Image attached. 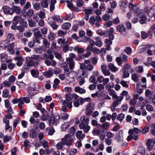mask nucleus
<instances>
[{
    "mask_svg": "<svg viewBox=\"0 0 155 155\" xmlns=\"http://www.w3.org/2000/svg\"><path fill=\"white\" fill-rule=\"evenodd\" d=\"M0 57L1 60H2L3 62H4L7 58L8 56L5 54L2 53L0 54Z\"/></svg>",
    "mask_w": 155,
    "mask_h": 155,
    "instance_id": "nucleus-47",
    "label": "nucleus"
},
{
    "mask_svg": "<svg viewBox=\"0 0 155 155\" xmlns=\"http://www.w3.org/2000/svg\"><path fill=\"white\" fill-rule=\"evenodd\" d=\"M140 131V130L138 128L135 127L133 129H130L128 131V134H138Z\"/></svg>",
    "mask_w": 155,
    "mask_h": 155,
    "instance_id": "nucleus-13",
    "label": "nucleus"
},
{
    "mask_svg": "<svg viewBox=\"0 0 155 155\" xmlns=\"http://www.w3.org/2000/svg\"><path fill=\"white\" fill-rule=\"evenodd\" d=\"M87 76V74L86 71H83L81 74L78 76L77 79L80 85H82L85 82L84 78Z\"/></svg>",
    "mask_w": 155,
    "mask_h": 155,
    "instance_id": "nucleus-3",
    "label": "nucleus"
},
{
    "mask_svg": "<svg viewBox=\"0 0 155 155\" xmlns=\"http://www.w3.org/2000/svg\"><path fill=\"white\" fill-rule=\"evenodd\" d=\"M60 119L59 114L58 113H55L51 119L50 123L56 126L59 123Z\"/></svg>",
    "mask_w": 155,
    "mask_h": 155,
    "instance_id": "nucleus-4",
    "label": "nucleus"
},
{
    "mask_svg": "<svg viewBox=\"0 0 155 155\" xmlns=\"http://www.w3.org/2000/svg\"><path fill=\"white\" fill-rule=\"evenodd\" d=\"M74 121V120L71 119L68 122H65L62 124L61 126V129L62 131H65L70 125H71Z\"/></svg>",
    "mask_w": 155,
    "mask_h": 155,
    "instance_id": "nucleus-6",
    "label": "nucleus"
},
{
    "mask_svg": "<svg viewBox=\"0 0 155 155\" xmlns=\"http://www.w3.org/2000/svg\"><path fill=\"white\" fill-rule=\"evenodd\" d=\"M2 8L3 12L5 14L12 15L14 13L13 9L9 7L4 6Z\"/></svg>",
    "mask_w": 155,
    "mask_h": 155,
    "instance_id": "nucleus-7",
    "label": "nucleus"
},
{
    "mask_svg": "<svg viewBox=\"0 0 155 155\" xmlns=\"http://www.w3.org/2000/svg\"><path fill=\"white\" fill-rule=\"evenodd\" d=\"M8 45L9 43L8 41H3L0 44V49L2 50L5 49L8 46Z\"/></svg>",
    "mask_w": 155,
    "mask_h": 155,
    "instance_id": "nucleus-19",
    "label": "nucleus"
},
{
    "mask_svg": "<svg viewBox=\"0 0 155 155\" xmlns=\"http://www.w3.org/2000/svg\"><path fill=\"white\" fill-rule=\"evenodd\" d=\"M124 114L122 113L119 114L117 117V119L121 122L124 119Z\"/></svg>",
    "mask_w": 155,
    "mask_h": 155,
    "instance_id": "nucleus-54",
    "label": "nucleus"
},
{
    "mask_svg": "<svg viewBox=\"0 0 155 155\" xmlns=\"http://www.w3.org/2000/svg\"><path fill=\"white\" fill-rule=\"evenodd\" d=\"M58 42L60 46H62L65 43V39L64 38H61L58 40Z\"/></svg>",
    "mask_w": 155,
    "mask_h": 155,
    "instance_id": "nucleus-40",
    "label": "nucleus"
},
{
    "mask_svg": "<svg viewBox=\"0 0 155 155\" xmlns=\"http://www.w3.org/2000/svg\"><path fill=\"white\" fill-rule=\"evenodd\" d=\"M14 12H15L17 14H19L21 12L20 9L18 7L15 6L13 7Z\"/></svg>",
    "mask_w": 155,
    "mask_h": 155,
    "instance_id": "nucleus-61",
    "label": "nucleus"
},
{
    "mask_svg": "<svg viewBox=\"0 0 155 155\" xmlns=\"http://www.w3.org/2000/svg\"><path fill=\"white\" fill-rule=\"evenodd\" d=\"M71 26V24L69 22L64 23L62 25L63 29L67 30H68Z\"/></svg>",
    "mask_w": 155,
    "mask_h": 155,
    "instance_id": "nucleus-27",
    "label": "nucleus"
},
{
    "mask_svg": "<svg viewBox=\"0 0 155 155\" xmlns=\"http://www.w3.org/2000/svg\"><path fill=\"white\" fill-rule=\"evenodd\" d=\"M73 140L71 135L69 134H67L64 137L61 139V142L63 145L67 146H70L72 145Z\"/></svg>",
    "mask_w": 155,
    "mask_h": 155,
    "instance_id": "nucleus-1",
    "label": "nucleus"
},
{
    "mask_svg": "<svg viewBox=\"0 0 155 155\" xmlns=\"http://www.w3.org/2000/svg\"><path fill=\"white\" fill-rule=\"evenodd\" d=\"M56 2V0H51V3L50 5V10L51 12L53 11L55 8L54 4Z\"/></svg>",
    "mask_w": 155,
    "mask_h": 155,
    "instance_id": "nucleus-29",
    "label": "nucleus"
},
{
    "mask_svg": "<svg viewBox=\"0 0 155 155\" xmlns=\"http://www.w3.org/2000/svg\"><path fill=\"white\" fill-rule=\"evenodd\" d=\"M18 106L20 109L22 108V105L24 104V101L23 97H21L19 99H18Z\"/></svg>",
    "mask_w": 155,
    "mask_h": 155,
    "instance_id": "nucleus-37",
    "label": "nucleus"
},
{
    "mask_svg": "<svg viewBox=\"0 0 155 155\" xmlns=\"http://www.w3.org/2000/svg\"><path fill=\"white\" fill-rule=\"evenodd\" d=\"M66 2L67 4V6L68 8H73V5L69 0H66V1H61V2L63 3V2Z\"/></svg>",
    "mask_w": 155,
    "mask_h": 155,
    "instance_id": "nucleus-43",
    "label": "nucleus"
},
{
    "mask_svg": "<svg viewBox=\"0 0 155 155\" xmlns=\"http://www.w3.org/2000/svg\"><path fill=\"white\" fill-rule=\"evenodd\" d=\"M117 29L118 31L122 32L125 31V28L124 26L122 24H120L117 26Z\"/></svg>",
    "mask_w": 155,
    "mask_h": 155,
    "instance_id": "nucleus-33",
    "label": "nucleus"
},
{
    "mask_svg": "<svg viewBox=\"0 0 155 155\" xmlns=\"http://www.w3.org/2000/svg\"><path fill=\"white\" fill-rule=\"evenodd\" d=\"M12 137L10 136H6L3 138V141L4 143H6L8 141L12 140Z\"/></svg>",
    "mask_w": 155,
    "mask_h": 155,
    "instance_id": "nucleus-44",
    "label": "nucleus"
},
{
    "mask_svg": "<svg viewBox=\"0 0 155 155\" xmlns=\"http://www.w3.org/2000/svg\"><path fill=\"white\" fill-rule=\"evenodd\" d=\"M104 132V131L99 129H94L93 130L92 132L94 135L96 134L98 135L101 132Z\"/></svg>",
    "mask_w": 155,
    "mask_h": 155,
    "instance_id": "nucleus-56",
    "label": "nucleus"
},
{
    "mask_svg": "<svg viewBox=\"0 0 155 155\" xmlns=\"http://www.w3.org/2000/svg\"><path fill=\"white\" fill-rule=\"evenodd\" d=\"M33 7L35 10H38L41 8L40 4L39 3H35L34 4Z\"/></svg>",
    "mask_w": 155,
    "mask_h": 155,
    "instance_id": "nucleus-49",
    "label": "nucleus"
},
{
    "mask_svg": "<svg viewBox=\"0 0 155 155\" xmlns=\"http://www.w3.org/2000/svg\"><path fill=\"white\" fill-rule=\"evenodd\" d=\"M77 72H71L68 77L72 79L73 80H75V78L77 75Z\"/></svg>",
    "mask_w": 155,
    "mask_h": 155,
    "instance_id": "nucleus-42",
    "label": "nucleus"
},
{
    "mask_svg": "<svg viewBox=\"0 0 155 155\" xmlns=\"http://www.w3.org/2000/svg\"><path fill=\"white\" fill-rule=\"evenodd\" d=\"M110 123L105 122L102 125V128L104 130H107V128L109 127Z\"/></svg>",
    "mask_w": 155,
    "mask_h": 155,
    "instance_id": "nucleus-58",
    "label": "nucleus"
},
{
    "mask_svg": "<svg viewBox=\"0 0 155 155\" xmlns=\"http://www.w3.org/2000/svg\"><path fill=\"white\" fill-rule=\"evenodd\" d=\"M63 104H66L68 108H70L72 107V103L71 101H68L67 100H64L63 101Z\"/></svg>",
    "mask_w": 155,
    "mask_h": 155,
    "instance_id": "nucleus-41",
    "label": "nucleus"
},
{
    "mask_svg": "<svg viewBox=\"0 0 155 155\" xmlns=\"http://www.w3.org/2000/svg\"><path fill=\"white\" fill-rule=\"evenodd\" d=\"M147 21V17L146 16L143 15V16L141 19L139 20V22L141 24H144L146 23Z\"/></svg>",
    "mask_w": 155,
    "mask_h": 155,
    "instance_id": "nucleus-48",
    "label": "nucleus"
},
{
    "mask_svg": "<svg viewBox=\"0 0 155 155\" xmlns=\"http://www.w3.org/2000/svg\"><path fill=\"white\" fill-rule=\"evenodd\" d=\"M69 114L64 112L61 114L60 118L64 120H66L69 117Z\"/></svg>",
    "mask_w": 155,
    "mask_h": 155,
    "instance_id": "nucleus-25",
    "label": "nucleus"
},
{
    "mask_svg": "<svg viewBox=\"0 0 155 155\" xmlns=\"http://www.w3.org/2000/svg\"><path fill=\"white\" fill-rule=\"evenodd\" d=\"M111 7L112 8H114L117 6L116 2L114 1H113L110 2Z\"/></svg>",
    "mask_w": 155,
    "mask_h": 155,
    "instance_id": "nucleus-64",
    "label": "nucleus"
},
{
    "mask_svg": "<svg viewBox=\"0 0 155 155\" xmlns=\"http://www.w3.org/2000/svg\"><path fill=\"white\" fill-rule=\"evenodd\" d=\"M91 51L95 55H98L100 52V50L96 47H94Z\"/></svg>",
    "mask_w": 155,
    "mask_h": 155,
    "instance_id": "nucleus-45",
    "label": "nucleus"
},
{
    "mask_svg": "<svg viewBox=\"0 0 155 155\" xmlns=\"http://www.w3.org/2000/svg\"><path fill=\"white\" fill-rule=\"evenodd\" d=\"M83 98L80 97L74 102V106L76 107H78L80 105L83 104Z\"/></svg>",
    "mask_w": 155,
    "mask_h": 155,
    "instance_id": "nucleus-12",
    "label": "nucleus"
},
{
    "mask_svg": "<svg viewBox=\"0 0 155 155\" xmlns=\"http://www.w3.org/2000/svg\"><path fill=\"white\" fill-rule=\"evenodd\" d=\"M66 60L68 63L69 64L70 69H72L74 65V63L73 60L71 58H67Z\"/></svg>",
    "mask_w": 155,
    "mask_h": 155,
    "instance_id": "nucleus-17",
    "label": "nucleus"
},
{
    "mask_svg": "<svg viewBox=\"0 0 155 155\" xmlns=\"http://www.w3.org/2000/svg\"><path fill=\"white\" fill-rule=\"evenodd\" d=\"M85 15H89L91 14L93 12V9L92 8H85L84 10Z\"/></svg>",
    "mask_w": 155,
    "mask_h": 155,
    "instance_id": "nucleus-34",
    "label": "nucleus"
},
{
    "mask_svg": "<svg viewBox=\"0 0 155 155\" xmlns=\"http://www.w3.org/2000/svg\"><path fill=\"white\" fill-rule=\"evenodd\" d=\"M39 89L37 84L35 85L34 87L30 86L28 88V92L31 96H32L38 93Z\"/></svg>",
    "mask_w": 155,
    "mask_h": 155,
    "instance_id": "nucleus-2",
    "label": "nucleus"
},
{
    "mask_svg": "<svg viewBox=\"0 0 155 155\" xmlns=\"http://www.w3.org/2000/svg\"><path fill=\"white\" fill-rule=\"evenodd\" d=\"M52 70L51 68H50L48 71H46L43 73V75L47 78L50 77L53 75Z\"/></svg>",
    "mask_w": 155,
    "mask_h": 155,
    "instance_id": "nucleus-14",
    "label": "nucleus"
},
{
    "mask_svg": "<svg viewBox=\"0 0 155 155\" xmlns=\"http://www.w3.org/2000/svg\"><path fill=\"white\" fill-rule=\"evenodd\" d=\"M15 60L17 61L16 64L17 66H20L22 64V62L24 61L23 59L20 56L16 57L15 58Z\"/></svg>",
    "mask_w": 155,
    "mask_h": 155,
    "instance_id": "nucleus-16",
    "label": "nucleus"
},
{
    "mask_svg": "<svg viewBox=\"0 0 155 155\" xmlns=\"http://www.w3.org/2000/svg\"><path fill=\"white\" fill-rule=\"evenodd\" d=\"M60 83L59 80L58 78H55L54 81V84L53 85V88L56 89L58 86L59 84Z\"/></svg>",
    "mask_w": 155,
    "mask_h": 155,
    "instance_id": "nucleus-31",
    "label": "nucleus"
},
{
    "mask_svg": "<svg viewBox=\"0 0 155 155\" xmlns=\"http://www.w3.org/2000/svg\"><path fill=\"white\" fill-rule=\"evenodd\" d=\"M139 14H138V15H136V14L134 15V17L132 18L131 22L133 23H136L138 21V18L137 17V16H138L139 15Z\"/></svg>",
    "mask_w": 155,
    "mask_h": 155,
    "instance_id": "nucleus-59",
    "label": "nucleus"
},
{
    "mask_svg": "<svg viewBox=\"0 0 155 155\" xmlns=\"http://www.w3.org/2000/svg\"><path fill=\"white\" fill-rule=\"evenodd\" d=\"M110 18V15L107 14H105L102 17V19L104 21H108Z\"/></svg>",
    "mask_w": 155,
    "mask_h": 155,
    "instance_id": "nucleus-46",
    "label": "nucleus"
},
{
    "mask_svg": "<svg viewBox=\"0 0 155 155\" xmlns=\"http://www.w3.org/2000/svg\"><path fill=\"white\" fill-rule=\"evenodd\" d=\"M34 14V11L33 10L30 9L27 11L26 13L27 16L28 17H31Z\"/></svg>",
    "mask_w": 155,
    "mask_h": 155,
    "instance_id": "nucleus-50",
    "label": "nucleus"
},
{
    "mask_svg": "<svg viewBox=\"0 0 155 155\" xmlns=\"http://www.w3.org/2000/svg\"><path fill=\"white\" fill-rule=\"evenodd\" d=\"M63 145H64L61 142L58 143L56 145V147L58 150H61L63 149Z\"/></svg>",
    "mask_w": 155,
    "mask_h": 155,
    "instance_id": "nucleus-57",
    "label": "nucleus"
},
{
    "mask_svg": "<svg viewBox=\"0 0 155 155\" xmlns=\"http://www.w3.org/2000/svg\"><path fill=\"white\" fill-rule=\"evenodd\" d=\"M80 123L88 124L89 122V119L87 117H86L84 116H82L80 117Z\"/></svg>",
    "mask_w": 155,
    "mask_h": 155,
    "instance_id": "nucleus-15",
    "label": "nucleus"
},
{
    "mask_svg": "<svg viewBox=\"0 0 155 155\" xmlns=\"http://www.w3.org/2000/svg\"><path fill=\"white\" fill-rule=\"evenodd\" d=\"M36 132L34 129H31L30 130L29 133L30 137L32 138H34L36 136Z\"/></svg>",
    "mask_w": 155,
    "mask_h": 155,
    "instance_id": "nucleus-30",
    "label": "nucleus"
},
{
    "mask_svg": "<svg viewBox=\"0 0 155 155\" xmlns=\"http://www.w3.org/2000/svg\"><path fill=\"white\" fill-rule=\"evenodd\" d=\"M52 18L54 20L56 21L59 23H62L63 21V19L62 17L60 16L57 15H54L52 16Z\"/></svg>",
    "mask_w": 155,
    "mask_h": 155,
    "instance_id": "nucleus-24",
    "label": "nucleus"
},
{
    "mask_svg": "<svg viewBox=\"0 0 155 155\" xmlns=\"http://www.w3.org/2000/svg\"><path fill=\"white\" fill-rule=\"evenodd\" d=\"M38 15L40 18L43 19L45 17V12H44L40 11Z\"/></svg>",
    "mask_w": 155,
    "mask_h": 155,
    "instance_id": "nucleus-62",
    "label": "nucleus"
},
{
    "mask_svg": "<svg viewBox=\"0 0 155 155\" xmlns=\"http://www.w3.org/2000/svg\"><path fill=\"white\" fill-rule=\"evenodd\" d=\"M53 30H56L58 28V26L54 21L52 22L50 24Z\"/></svg>",
    "mask_w": 155,
    "mask_h": 155,
    "instance_id": "nucleus-60",
    "label": "nucleus"
},
{
    "mask_svg": "<svg viewBox=\"0 0 155 155\" xmlns=\"http://www.w3.org/2000/svg\"><path fill=\"white\" fill-rule=\"evenodd\" d=\"M33 31H34V34L35 37L40 38H41L42 39H43L45 37V36H44V37H43V35L40 33V31L38 28H34L33 30Z\"/></svg>",
    "mask_w": 155,
    "mask_h": 155,
    "instance_id": "nucleus-10",
    "label": "nucleus"
},
{
    "mask_svg": "<svg viewBox=\"0 0 155 155\" xmlns=\"http://www.w3.org/2000/svg\"><path fill=\"white\" fill-rule=\"evenodd\" d=\"M41 8L43 10H45V8H48V1L46 0H44L41 1Z\"/></svg>",
    "mask_w": 155,
    "mask_h": 155,
    "instance_id": "nucleus-18",
    "label": "nucleus"
},
{
    "mask_svg": "<svg viewBox=\"0 0 155 155\" xmlns=\"http://www.w3.org/2000/svg\"><path fill=\"white\" fill-rule=\"evenodd\" d=\"M6 62L7 63H9L8 65V68L10 70H12L15 67V64L13 63H11V60H7L6 61Z\"/></svg>",
    "mask_w": 155,
    "mask_h": 155,
    "instance_id": "nucleus-26",
    "label": "nucleus"
},
{
    "mask_svg": "<svg viewBox=\"0 0 155 155\" xmlns=\"http://www.w3.org/2000/svg\"><path fill=\"white\" fill-rule=\"evenodd\" d=\"M109 69L110 71L115 72L118 70V69L112 63H109L108 65Z\"/></svg>",
    "mask_w": 155,
    "mask_h": 155,
    "instance_id": "nucleus-21",
    "label": "nucleus"
},
{
    "mask_svg": "<svg viewBox=\"0 0 155 155\" xmlns=\"http://www.w3.org/2000/svg\"><path fill=\"white\" fill-rule=\"evenodd\" d=\"M120 57L122 59L123 61L124 62H127V56L126 55H124L123 54H122L120 55Z\"/></svg>",
    "mask_w": 155,
    "mask_h": 155,
    "instance_id": "nucleus-63",
    "label": "nucleus"
},
{
    "mask_svg": "<svg viewBox=\"0 0 155 155\" xmlns=\"http://www.w3.org/2000/svg\"><path fill=\"white\" fill-rule=\"evenodd\" d=\"M42 41L43 47L45 48H48L50 45V43L48 41L47 39L45 38H44Z\"/></svg>",
    "mask_w": 155,
    "mask_h": 155,
    "instance_id": "nucleus-28",
    "label": "nucleus"
},
{
    "mask_svg": "<svg viewBox=\"0 0 155 155\" xmlns=\"http://www.w3.org/2000/svg\"><path fill=\"white\" fill-rule=\"evenodd\" d=\"M89 43L92 45H95L99 47H101L103 45L100 38L98 37H95L94 40H92L91 42H89Z\"/></svg>",
    "mask_w": 155,
    "mask_h": 155,
    "instance_id": "nucleus-5",
    "label": "nucleus"
},
{
    "mask_svg": "<svg viewBox=\"0 0 155 155\" xmlns=\"http://www.w3.org/2000/svg\"><path fill=\"white\" fill-rule=\"evenodd\" d=\"M140 78V75L137 74H134L132 75L131 79L135 82L138 81L139 80V78Z\"/></svg>",
    "mask_w": 155,
    "mask_h": 155,
    "instance_id": "nucleus-32",
    "label": "nucleus"
},
{
    "mask_svg": "<svg viewBox=\"0 0 155 155\" xmlns=\"http://www.w3.org/2000/svg\"><path fill=\"white\" fill-rule=\"evenodd\" d=\"M32 33L31 31L29 30H28L26 31L24 33V36L27 38L30 37L32 35Z\"/></svg>",
    "mask_w": 155,
    "mask_h": 155,
    "instance_id": "nucleus-53",
    "label": "nucleus"
},
{
    "mask_svg": "<svg viewBox=\"0 0 155 155\" xmlns=\"http://www.w3.org/2000/svg\"><path fill=\"white\" fill-rule=\"evenodd\" d=\"M45 130L48 132V134L50 135H52L55 131L54 129L52 128H46Z\"/></svg>",
    "mask_w": 155,
    "mask_h": 155,
    "instance_id": "nucleus-36",
    "label": "nucleus"
},
{
    "mask_svg": "<svg viewBox=\"0 0 155 155\" xmlns=\"http://www.w3.org/2000/svg\"><path fill=\"white\" fill-rule=\"evenodd\" d=\"M152 142L153 143L155 144V140H153L152 139H149L147 141L146 143L147 148V150L149 151H151L153 147V145H152Z\"/></svg>",
    "mask_w": 155,
    "mask_h": 155,
    "instance_id": "nucleus-8",
    "label": "nucleus"
},
{
    "mask_svg": "<svg viewBox=\"0 0 155 155\" xmlns=\"http://www.w3.org/2000/svg\"><path fill=\"white\" fill-rule=\"evenodd\" d=\"M112 25V22L111 21H110L105 22L104 25V28H107L111 26Z\"/></svg>",
    "mask_w": 155,
    "mask_h": 155,
    "instance_id": "nucleus-52",
    "label": "nucleus"
},
{
    "mask_svg": "<svg viewBox=\"0 0 155 155\" xmlns=\"http://www.w3.org/2000/svg\"><path fill=\"white\" fill-rule=\"evenodd\" d=\"M74 91L76 92H78L81 94H84L85 93V90L79 86H77L74 88Z\"/></svg>",
    "mask_w": 155,
    "mask_h": 155,
    "instance_id": "nucleus-23",
    "label": "nucleus"
},
{
    "mask_svg": "<svg viewBox=\"0 0 155 155\" xmlns=\"http://www.w3.org/2000/svg\"><path fill=\"white\" fill-rule=\"evenodd\" d=\"M88 124L80 123L79 126L80 129H83V131L84 133H87L90 129V127Z\"/></svg>",
    "mask_w": 155,
    "mask_h": 155,
    "instance_id": "nucleus-9",
    "label": "nucleus"
},
{
    "mask_svg": "<svg viewBox=\"0 0 155 155\" xmlns=\"http://www.w3.org/2000/svg\"><path fill=\"white\" fill-rule=\"evenodd\" d=\"M55 36L56 35L54 33L50 32L48 35V39L50 41H52L55 39Z\"/></svg>",
    "mask_w": 155,
    "mask_h": 155,
    "instance_id": "nucleus-38",
    "label": "nucleus"
},
{
    "mask_svg": "<svg viewBox=\"0 0 155 155\" xmlns=\"http://www.w3.org/2000/svg\"><path fill=\"white\" fill-rule=\"evenodd\" d=\"M20 21V18L18 16H15L12 20L13 24H18Z\"/></svg>",
    "mask_w": 155,
    "mask_h": 155,
    "instance_id": "nucleus-35",
    "label": "nucleus"
},
{
    "mask_svg": "<svg viewBox=\"0 0 155 155\" xmlns=\"http://www.w3.org/2000/svg\"><path fill=\"white\" fill-rule=\"evenodd\" d=\"M82 131H78L76 133V136L77 137L79 140H82L85 137V134H82Z\"/></svg>",
    "mask_w": 155,
    "mask_h": 155,
    "instance_id": "nucleus-20",
    "label": "nucleus"
},
{
    "mask_svg": "<svg viewBox=\"0 0 155 155\" xmlns=\"http://www.w3.org/2000/svg\"><path fill=\"white\" fill-rule=\"evenodd\" d=\"M97 33L101 36H107V31H104L102 30L101 29L98 30L97 31Z\"/></svg>",
    "mask_w": 155,
    "mask_h": 155,
    "instance_id": "nucleus-39",
    "label": "nucleus"
},
{
    "mask_svg": "<svg viewBox=\"0 0 155 155\" xmlns=\"http://www.w3.org/2000/svg\"><path fill=\"white\" fill-rule=\"evenodd\" d=\"M146 110L149 111H152L154 110L153 107L150 104H148L146 105Z\"/></svg>",
    "mask_w": 155,
    "mask_h": 155,
    "instance_id": "nucleus-55",
    "label": "nucleus"
},
{
    "mask_svg": "<svg viewBox=\"0 0 155 155\" xmlns=\"http://www.w3.org/2000/svg\"><path fill=\"white\" fill-rule=\"evenodd\" d=\"M31 73L32 76L34 78H37L39 74V72L38 70L33 69L31 70Z\"/></svg>",
    "mask_w": 155,
    "mask_h": 155,
    "instance_id": "nucleus-22",
    "label": "nucleus"
},
{
    "mask_svg": "<svg viewBox=\"0 0 155 155\" xmlns=\"http://www.w3.org/2000/svg\"><path fill=\"white\" fill-rule=\"evenodd\" d=\"M96 20L94 16L91 17L89 20V23L92 25H94L95 22Z\"/></svg>",
    "mask_w": 155,
    "mask_h": 155,
    "instance_id": "nucleus-51",
    "label": "nucleus"
},
{
    "mask_svg": "<svg viewBox=\"0 0 155 155\" xmlns=\"http://www.w3.org/2000/svg\"><path fill=\"white\" fill-rule=\"evenodd\" d=\"M129 7L131 10H133V11L135 12V14H136V16L138 15V14H139L138 13L139 8L137 6L134 5L132 3H129Z\"/></svg>",
    "mask_w": 155,
    "mask_h": 155,
    "instance_id": "nucleus-11",
    "label": "nucleus"
}]
</instances>
